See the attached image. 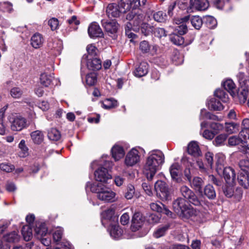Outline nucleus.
<instances>
[{"mask_svg": "<svg viewBox=\"0 0 249 249\" xmlns=\"http://www.w3.org/2000/svg\"><path fill=\"white\" fill-rule=\"evenodd\" d=\"M164 155L160 151H152L148 157L144 168L148 180L152 179L164 162Z\"/></svg>", "mask_w": 249, "mask_h": 249, "instance_id": "nucleus-1", "label": "nucleus"}, {"mask_svg": "<svg viewBox=\"0 0 249 249\" xmlns=\"http://www.w3.org/2000/svg\"><path fill=\"white\" fill-rule=\"evenodd\" d=\"M89 188L90 190L97 194V197L105 202H113L115 200V193L110 188L101 183H87L86 188Z\"/></svg>", "mask_w": 249, "mask_h": 249, "instance_id": "nucleus-2", "label": "nucleus"}, {"mask_svg": "<svg viewBox=\"0 0 249 249\" xmlns=\"http://www.w3.org/2000/svg\"><path fill=\"white\" fill-rule=\"evenodd\" d=\"M173 208L175 212L182 218L188 219L196 214L195 210L184 198L180 197L173 201Z\"/></svg>", "mask_w": 249, "mask_h": 249, "instance_id": "nucleus-3", "label": "nucleus"}, {"mask_svg": "<svg viewBox=\"0 0 249 249\" xmlns=\"http://www.w3.org/2000/svg\"><path fill=\"white\" fill-rule=\"evenodd\" d=\"M223 160H218L216 162V170L218 172H223V176L229 185L233 186L236 180V173L235 170L230 166L223 167Z\"/></svg>", "mask_w": 249, "mask_h": 249, "instance_id": "nucleus-4", "label": "nucleus"}, {"mask_svg": "<svg viewBox=\"0 0 249 249\" xmlns=\"http://www.w3.org/2000/svg\"><path fill=\"white\" fill-rule=\"evenodd\" d=\"M145 16L141 9H132L126 16V19L130 22L127 24H131L133 26V30L138 31L144 24Z\"/></svg>", "mask_w": 249, "mask_h": 249, "instance_id": "nucleus-5", "label": "nucleus"}, {"mask_svg": "<svg viewBox=\"0 0 249 249\" xmlns=\"http://www.w3.org/2000/svg\"><path fill=\"white\" fill-rule=\"evenodd\" d=\"M9 120L11 123V129L13 131H19L27 126L26 119L20 115L12 114L9 116Z\"/></svg>", "mask_w": 249, "mask_h": 249, "instance_id": "nucleus-6", "label": "nucleus"}, {"mask_svg": "<svg viewBox=\"0 0 249 249\" xmlns=\"http://www.w3.org/2000/svg\"><path fill=\"white\" fill-rule=\"evenodd\" d=\"M128 9H125L123 6V0H121L119 5L116 3L109 4L106 8V14L109 18H117L121 13H126Z\"/></svg>", "mask_w": 249, "mask_h": 249, "instance_id": "nucleus-7", "label": "nucleus"}, {"mask_svg": "<svg viewBox=\"0 0 249 249\" xmlns=\"http://www.w3.org/2000/svg\"><path fill=\"white\" fill-rule=\"evenodd\" d=\"M180 192L184 199L195 206H199L201 204L200 200L195 193L186 185L181 186Z\"/></svg>", "mask_w": 249, "mask_h": 249, "instance_id": "nucleus-8", "label": "nucleus"}, {"mask_svg": "<svg viewBox=\"0 0 249 249\" xmlns=\"http://www.w3.org/2000/svg\"><path fill=\"white\" fill-rule=\"evenodd\" d=\"M145 221V218L142 213L137 212L133 214L131 225V230L132 231H136L139 230L143 226Z\"/></svg>", "mask_w": 249, "mask_h": 249, "instance_id": "nucleus-9", "label": "nucleus"}, {"mask_svg": "<svg viewBox=\"0 0 249 249\" xmlns=\"http://www.w3.org/2000/svg\"><path fill=\"white\" fill-rule=\"evenodd\" d=\"M155 190L162 199H167L169 196V192L166 183L161 180H158L155 184Z\"/></svg>", "mask_w": 249, "mask_h": 249, "instance_id": "nucleus-10", "label": "nucleus"}, {"mask_svg": "<svg viewBox=\"0 0 249 249\" xmlns=\"http://www.w3.org/2000/svg\"><path fill=\"white\" fill-rule=\"evenodd\" d=\"M139 151L136 149H131L126 155L125 164L127 166H132L140 161Z\"/></svg>", "mask_w": 249, "mask_h": 249, "instance_id": "nucleus-11", "label": "nucleus"}, {"mask_svg": "<svg viewBox=\"0 0 249 249\" xmlns=\"http://www.w3.org/2000/svg\"><path fill=\"white\" fill-rule=\"evenodd\" d=\"M182 22L191 23L192 26L196 30H199L203 24L201 17L198 16H187L181 18Z\"/></svg>", "mask_w": 249, "mask_h": 249, "instance_id": "nucleus-12", "label": "nucleus"}, {"mask_svg": "<svg viewBox=\"0 0 249 249\" xmlns=\"http://www.w3.org/2000/svg\"><path fill=\"white\" fill-rule=\"evenodd\" d=\"M170 173L172 179L177 183L183 182L181 177L180 166L178 163H173L170 168Z\"/></svg>", "mask_w": 249, "mask_h": 249, "instance_id": "nucleus-13", "label": "nucleus"}, {"mask_svg": "<svg viewBox=\"0 0 249 249\" xmlns=\"http://www.w3.org/2000/svg\"><path fill=\"white\" fill-rule=\"evenodd\" d=\"M94 176L96 180L103 182H107L111 178V176L108 173V170L102 167H99L95 171Z\"/></svg>", "mask_w": 249, "mask_h": 249, "instance_id": "nucleus-14", "label": "nucleus"}, {"mask_svg": "<svg viewBox=\"0 0 249 249\" xmlns=\"http://www.w3.org/2000/svg\"><path fill=\"white\" fill-rule=\"evenodd\" d=\"M147 2V0H123V6L125 9L129 11L132 9H139V7L144 6Z\"/></svg>", "mask_w": 249, "mask_h": 249, "instance_id": "nucleus-15", "label": "nucleus"}, {"mask_svg": "<svg viewBox=\"0 0 249 249\" xmlns=\"http://www.w3.org/2000/svg\"><path fill=\"white\" fill-rule=\"evenodd\" d=\"M101 22L103 27L108 33L113 34L117 32L118 28V24L116 21H107L106 19H103Z\"/></svg>", "mask_w": 249, "mask_h": 249, "instance_id": "nucleus-16", "label": "nucleus"}, {"mask_svg": "<svg viewBox=\"0 0 249 249\" xmlns=\"http://www.w3.org/2000/svg\"><path fill=\"white\" fill-rule=\"evenodd\" d=\"M88 33L91 37H100L103 36L102 29L96 22H93L89 25Z\"/></svg>", "mask_w": 249, "mask_h": 249, "instance_id": "nucleus-17", "label": "nucleus"}, {"mask_svg": "<svg viewBox=\"0 0 249 249\" xmlns=\"http://www.w3.org/2000/svg\"><path fill=\"white\" fill-rule=\"evenodd\" d=\"M190 7L197 10H205L207 9L209 5L207 0H190Z\"/></svg>", "mask_w": 249, "mask_h": 249, "instance_id": "nucleus-18", "label": "nucleus"}, {"mask_svg": "<svg viewBox=\"0 0 249 249\" xmlns=\"http://www.w3.org/2000/svg\"><path fill=\"white\" fill-rule=\"evenodd\" d=\"M87 67L92 71H98L102 67L101 61L97 58H88Z\"/></svg>", "mask_w": 249, "mask_h": 249, "instance_id": "nucleus-19", "label": "nucleus"}, {"mask_svg": "<svg viewBox=\"0 0 249 249\" xmlns=\"http://www.w3.org/2000/svg\"><path fill=\"white\" fill-rule=\"evenodd\" d=\"M187 151L189 154L195 157H198L201 154L199 147L196 142H192L188 144Z\"/></svg>", "mask_w": 249, "mask_h": 249, "instance_id": "nucleus-20", "label": "nucleus"}, {"mask_svg": "<svg viewBox=\"0 0 249 249\" xmlns=\"http://www.w3.org/2000/svg\"><path fill=\"white\" fill-rule=\"evenodd\" d=\"M148 65L145 62H141L134 71L136 76L141 77L145 75L148 72Z\"/></svg>", "mask_w": 249, "mask_h": 249, "instance_id": "nucleus-21", "label": "nucleus"}, {"mask_svg": "<svg viewBox=\"0 0 249 249\" xmlns=\"http://www.w3.org/2000/svg\"><path fill=\"white\" fill-rule=\"evenodd\" d=\"M237 179L240 185L244 188L247 189L249 187V173L248 171L241 172Z\"/></svg>", "mask_w": 249, "mask_h": 249, "instance_id": "nucleus-22", "label": "nucleus"}, {"mask_svg": "<svg viewBox=\"0 0 249 249\" xmlns=\"http://www.w3.org/2000/svg\"><path fill=\"white\" fill-rule=\"evenodd\" d=\"M244 152L246 155L247 159L240 160L239 166L242 172L248 171L249 170V148L245 147Z\"/></svg>", "mask_w": 249, "mask_h": 249, "instance_id": "nucleus-23", "label": "nucleus"}, {"mask_svg": "<svg viewBox=\"0 0 249 249\" xmlns=\"http://www.w3.org/2000/svg\"><path fill=\"white\" fill-rule=\"evenodd\" d=\"M31 41L32 46L36 49H37L42 45L44 42V38L41 34L36 33L32 36Z\"/></svg>", "mask_w": 249, "mask_h": 249, "instance_id": "nucleus-24", "label": "nucleus"}, {"mask_svg": "<svg viewBox=\"0 0 249 249\" xmlns=\"http://www.w3.org/2000/svg\"><path fill=\"white\" fill-rule=\"evenodd\" d=\"M35 235L38 239H42V237L46 236L47 234V228L44 223H41L36 225L35 229Z\"/></svg>", "mask_w": 249, "mask_h": 249, "instance_id": "nucleus-25", "label": "nucleus"}, {"mask_svg": "<svg viewBox=\"0 0 249 249\" xmlns=\"http://www.w3.org/2000/svg\"><path fill=\"white\" fill-rule=\"evenodd\" d=\"M204 185V181L203 179L199 177H195L192 181L191 182L192 187L196 191H198L201 195H202V187Z\"/></svg>", "mask_w": 249, "mask_h": 249, "instance_id": "nucleus-26", "label": "nucleus"}, {"mask_svg": "<svg viewBox=\"0 0 249 249\" xmlns=\"http://www.w3.org/2000/svg\"><path fill=\"white\" fill-rule=\"evenodd\" d=\"M112 157L115 160H118L124 155L123 148L119 145H114L111 149Z\"/></svg>", "mask_w": 249, "mask_h": 249, "instance_id": "nucleus-27", "label": "nucleus"}, {"mask_svg": "<svg viewBox=\"0 0 249 249\" xmlns=\"http://www.w3.org/2000/svg\"><path fill=\"white\" fill-rule=\"evenodd\" d=\"M30 135L33 142L36 144H41L44 140V135L40 130L34 131Z\"/></svg>", "mask_w": 249, "mask_h": 249, "instance_id": "nucleus-28", "label": "nucleus"}, {"mask_svg": "<svg viewBox=\"0 0 249 249\" xmlns=\"http://www.w3.org/2000/svg\"><path fill=\"white\" fill-rule=\"evenodd\" d=\"M109 233L111 237L117 239L122 235L123 231L119 225H114L110 226Z\"/></svg>", "mask_w": 249, "mask_h": 249, "instance_id": "nucleus-29", "label": "nucleus"}, {"mask_svg": "<svg viewBox=\"0 0 249 249\" xmlns=\"http://www.w3.org/2000/svg\"><path fill=\"white\" fill-rule=\"evenodd\" d=\"M248 95L249 90L246 87H241L239 89L237 96L241 104H243L246 101Z\"/></svg>", "mask_w": 249, "mask_h": 249, "instance_id": "nucleus-30", "label": "nucleus"}, {"mask_svg": "<svg viewBox=\"0 0 249 249\" xmlns=\"http://www.w3.org/2000/svg\"><path fill=\"white\" fill-rule=\"evenodd\" d=\"M204 195L209 199H214L216 197V192L213 187L210 185H207L203 190Z\"/></svg>", "mask_w": 249, "mask_h": 249, "instance_id": "nucleus-31", "label": "nucleus"}, {"mask_svg": "<svg viewBox=\"0 0 249 249\" xmlns=\"http://www.w3.org/2000/svg\"><path fill=\"white\" fill-rule=\"evenodd\" d=\"M223 86L224 89L231 94V96H233L235 95V86L232 80L231 79L226 80L223 83Z\"/></svg>", "mask_w": 249, "mask_h": 249, "instance_id": "nucleus-32", "label": "nucleus"}, {"mask_svg": "<svg viewBox=\"0 0 249 249\" xmlns=\"http://www.w3.org/2000/svg\"><path fill=\"white\" fill-rule=\"evenodd\" d=\"M21 233L24 239L26 241H29L32 237V229L30 225H25L23 226L21 230Z\"/></svg>", "mask_w": 249, "mask_h": 249, "instance_id": "nucleus-33", "label": "nucleus"}, {"mask_svg": "<svg viewBox=\"0 0 249 249\" xmlns=\"http://www.w3.org/2000/svg\"><path fill=\"white\" fill-rule=\"evenodd\" d=\"M170 39L171 41L176 45H181L184 43V39L181 35L174 33L170 35Z\"/></svg>", "mask_w": 249, "mask_h": 249, "instance_id": "nucleus-34", "label": "nucleus"}, {"mask_svg": "<svg viewBox=\"0 0 249 249\" xmlns=\"http://www.w3.org/2000/svg\"><path fill=\"white\" fill-rule=\"evenodd\" d=\"M19 238V235L15 231L10 232L4 236V240L10 243L17 242L18 241Z\"/></svg>", "mask_w": 249, "mask_h": 249, "instance_id": "nucleus-35", "label": "nucleus"}, {"mask_svg": "<svg viewBox=\"0 0 249 249\" xmlns=\"http://www.w3.org/2000/svg\"><path fill=\"white\" fill-rule=\"evenodd\" d=\"M48 137L52 141H57L60 139L61 134L57 129L51 128L48 131Z\"/></svg>", "mask_w": 249, "mask_h": 249, "instance_id": "nucleus-36", "label": "nucleus"}, {"mask_svg": "<svg viewBox=\"0 0 249 249\" xmlns=\"http://www.w3.org/2000/svg\"><path fill=\"white\" fill-rule=\"evenodd\" d=\"M40 81L41 85L47 87L52 83V77L46 73H43L40 75Z\"/></svg>", "mask_w": 249, "mask_h": 249, "instance_id": "nucleus-37", "label": "nucleus"}, {"mask_svg": "<svg viewBox=\"0 0 249 249\" xmlns=\"http://www.w3.org/2000/svg\"><path fill=\"white\" fill-rule=\"evenodd\" d=\"M18 147L20 149L19 152V156L22 158L26 157L28 155V148L25 144V141L22 140L18 144Z\"/></svg>", "mask_w": 249, "mask_h": 249, "instance_id": "nucleus-38", "label": "nucleus"}, {"mask_svg": "<svg viewBox=\"0 0 249 249\" xmlns=\"http://www.w3.org/2000/svg\"><path fill=\"white\" fill-rule=\"evenodd\" d=\"M225 131L229 134L236 133L238 131L239 125L234 123H226Z\"/></svg>", "mask_w": 249, "mask_h": 249, "instance_id": "nucleus-39", "label": "nucleus"}, {"mask_svg": "<svg viewBox=\"0 0 249 249\" xmlns=\"http://www.w3.org/2000/svg\"><path fill=\"white\" fill-rule=\"evenodd\" d=\"M214 95L224 103H227L229 101L228 94L223 89H216L214 92Z\"/></svg>", "mask_w": 249, "mask_h": 249, "instance_id": "nucleus-40", "label": "nucleus"}, {"mask_svg": "<svg viewBox=\"0 0 249 249\" xmlns=\"http://www.w3.org/2000/svg\"><path fill=\"white\" fill-rule=\"evenodd\" d=\"M210 107L214 110H221L224 108L223 106L218 100L212 98L209 103Z\"/></svg>", "mask_w": 249, "mask_h": 249, "instance_id": "nucleus-41", "label": "nucleus"}, {"mask_svg": "<svg viewBox=\"0 0 249 249\" xmlns=\"http://www.w3.org/2000/svg\"><path fill=\"white\" fill-rule=\"evenodd\" d=\"M244 140L237 136H233L230 137L228 139V143L230 146H235L240 143H243Z\"/></svg>", "mask_w": 249, "mask_h": 249, "instance_id": "nucleus-42", "label": "nucleus"}, {"mask_svg": "<svg viewBox=\"0 0 249 249\" xmlns=\"http://www.w3.org/2000/svg\"><path fill=\"white\" fill-rule=\"evenodd\" d=\"M135 193V189L134 186L132 184H128L127 186L125 192L124 194V197L127 199H131L133 198Z\"/></svg>", "mask_w": 249, "mask_h": 249, "instance_id": "nucleus-43", "label": "nucleus"}, {"mask_svg": "<svg viewBox=\"0 0 249 249\" xmlns=\"http://www.w3.org/2000/svg\"><path fill=\"white\" fill-rule=\"evenodd\" d=\"M153 18L158 22H163L166 20L167 16L163 12L160 11L153 14Z\"/></svg>", "mask_w": 249, "mask_h": 249, "instance_id": "nucleus-44", "label": "nucleus"}, {"mask_svg": "<svg viewBox=\"0 0 249 249\" xmlns=\"http://www.w3.org/2000/svg\"><path fill=\"white\" fill-rule=\"evenodd\" d=\"M227 137V135L225 134H221L218 135L216 137L213 142L214 145L217 146L223 145Z\"/></svg>", "mask_w": 249, "mask_h": 249, "instance_id": "nucleus-45", "label": "nucleus"}, {"mask_svg": "<svg viewBox=\"0 0 249 249\" xmlns=\"http://www.w3.org/2000/svg\"><path fill=\"white\" fill-rule=\"evenodd\" d=\"M97 82V75L94 72H91L87 75L86 83L89 86L94 85Z\"/></svg>", "mask_w": 249, "mask_h": 249, "instance_id": "nucleus-46", "label": "nucleus"}, {"mask_svg": "<svg viewBox=\"0 0 249 249\" xmlns=\"http://www.w3.org/2000/svg\"><path fill=\"white\" fill-rule=\"evenodd\" d=\"M169 228L168 225H165L158 229L154 233V236L156 238H160L163 236Z\"/></svg>", "mask_w": 249, "mask_h": 249, "instance_id": "nucleus-47", "label": "nucleus"}, {"mask_svg": "<svg viewBox=\"0 0 249 249\" xmlns=\"http://www.w3.org/2000/svg\"><path fill=\"white\" fill-rule=\"evenodd\" d=\"M117 101L113 99H107L103 103L104 107L106 109H110L117 107Z\"/></svg>", "mask_w": 249, "mask_h": 249, "instance_id": "nucleus-48", "label": "nucleus"}, {"mask_svg": "<svg viewBox=\"0 0 249 249\" xmlns=\"http://www.w3.org/2000/svg\"><path fill=\"white\" fill-rule=\"evenodd\" d=\"M23 94V91L19 88L15 87L10 90V94L13 98H19Z\"/></svg>", "mask_w": 249, "mask_h": 249, "instance_id": "nucleus-49", "label": "nucleus"}, {"mask_svg": "<svg viewBox=\"0 0 249 249\" xmlns=\"http://www.w3.org/2000/svg\"><path fill=\"white\" fill-rule=\"evenodd\" d=\"M206 166L212 168L213 162V154L210 152H207L205 155Z\"/></svg>", "mask_w": 249, "mask_h": 249, "instance_id": "nucleus-50", "label": "nucleus"}, {"mask_svg": "<svg viewBox=\"0 0 249 249\" xmlns=\"http://www.w3.org/2000/svg\"><path fill=\"white\" fill-rule=\"evenodd\" d=\"M1 8L4 12L10 13L13 11V4L8 1H4L1 3Z\"/></svg>", "mask_w": 249, "mask_h": 249, "instance_id": "nucleus-51", "label": "nucleus"}, {"mask_svg": "<svg viewBox=\"0 0 249 249\" xmlns=\"http://www.w3.org/2000/svg\"><path fill=\"white\" fill-rule=\"evenodd\" d=\"M210 127L213 130V132L215 134L218 133L223 130L224 126L222 124L219 123H212L210 124Z\"/></svg>", "mask_w": 249, "mask_h": 249, "instance_id": "nucleus-52", "label": "nucleus"}, {"mask_svg": "<svg viewBox=\"0 0 249 249\" xmlns=\"http://www.w3.org/2000/svg\"><path fill=\"white\" fill-rule=\"evenodd\" d=\"M115 214L114 210L112 209H109L105 211L102 213V217L105 219L111 220Z\"/></svg>", "mask_w": 249, "mask_h": 249, "instance_id": "nucleus-53", "label": "nucleus"}, {"mask_svg": "<svg viewBox=\"0 0 249 249\" xmlns=\"http://www.w3.org/2000/svg\"><path fill=\"white\" fill-rule=\"evenodd\" d=\"M164 207L161 203H152L150 204L151 209L158 213H161L163 211L162 208Z\"/></svg>", "mask_w": 249, "mask_h": 249, "instance_id": "nucleus-54", "label": "nucleus"}, {"mask_svg": "<svg viewBox=\"0 0 249 249\" xmlns=\"http://www.w3.org/2000/svg\"><path fill=\"white\" fill-rule=\"evenodd\" d=\"M87 51L88 53V58H90L96 55L97 49L93 45L89 44L87 47Z\"/></svg>", "mask_w": 249, "mask_h": 249, "instance_id": "nucleus-55", "label": "nucleus"}, {"mask_svg": "<svg viewBox=\"0 0 249 249\" xmlns=\"http://www.w3.org/2000/svg\"><path fill=\"white\" fill-rule=\"evenodd\" d=\"M181 22L182 23L181 21ZM175 31L179 35L185 34L187 31V26L186 25V23L182 22L181 25L177 26Z\"/></svg>", "mask_w": 249, "mask_h": 249, "instance_id": "nucleus-56", "label": "nucleus"}, {"mask_svg": "<svg viewBox=\"0 0 249 249\" xmlns=\"http://www.w3.org/2000/svg\"><path fill=\"white\" fill-rule=\"evenodd\" d=\"M215 116L211 113L207 112L205 109H201L199 119L200 120L208 119H214Z\"/></svg>", "mask_w": 249, "mask_h": 249, "instance_id": "nucleus-57", "label": "nucleus"}, {"mask_svg": "<svg viewBox=\"0 0 249 249\" xmlns=\"http://www.w3.org/2000/svg\"><path fill=\"white\" fill-rule=\"evenodd\" d=\"M48 24L50 26L52 30H56L59 25L58 20L54 18H52L48 21Z\"/></svg>", "mask_w": 249, "mask_h": 249, "instance_id": "nucleus-58", "label": "nucleus"}, {"mask_svg": "<svg viewBox=\"0 0 249 249\" xmlns=\"http://www.w3.org/2000/svg\"><path fill=\"white\" fill-rule=\"evenodd\" d=\"M154 34L156 36L160 38L166 36V32L162 28H156L154 29Z\"/></svg>", "mask_w": 249, "mask_h": 249, "instance_id": "nucleus-59", "label": "nucleus"}, {"mask_svg": "<svg viewBox=\"0 0 249 249\" xmlns=\"http://www.w3.org/2000/svg\"><path fill=\"white\" fill-rule=\"evenodd\" d=\"M224 193L228 197L230 198L233 196L234 194L233 186L229 185L225 187L224 189Z\"/></svg>", "mask_w": 249, "mask_h": 249, "instance_id": "nucleus-60", "label": "nucleus"}, {"mask_svg": "<svg viewBox=\"0 0 249 249\" xmlns=\"http://www.w3.org/2000/svg\"><path fill=\"white\" fill-rule=\"evenodd\" d=\"M63 230L61 229H58L56 230L53 233V239L56 241H59L62 238L63 235Z\"/></svg>", "mask_w": 249, "mask_h": 249, "instance_id": "nucleus-61", "label": "nucleus"}, {"mask_svg": "<svg viewBox=\"0 0 249 249\" xmlns=\"http://www.w3.org/2000/svg\"><path fill=\"white\" fill-rule=\"evenodd\" d=\"M131 30H133V26L131 24H127L125 27V34L129 38H134L136 35L131 32Z\"/></svg>", "mask_w": 249, "mask_h": 249, "instance_id": "nucleus-62", "label": "nucleus"}, {"mask_svg": "<svg viewBox=\"0 0 249 249\" xmlns=\"http://www.w3.org/2000/svg\"><path fill=\"white\" fill-rule=\"evenodd\" d=\"M0 168L6 172H11L14 170V166L11 164L3 163L0 164Z\"/></svg>", "mask_w": 249, "mask_h": 249, "instance_id": "nucleus-63", "label": "nucleus"}, {"mask_svg": "<svg viewBox=\"0 0 249 249\" xmlns=\"http://www.w3.org/2000/svg\"><path fill=\"white\" fill-rule=\"evenodd\" d=\"M140 48L143 53H147L150 50L148 42L146 41H142L140 43Z\"/></svg>", "mask_w": 249, "mask_h": 249, "instance_id": "nucleus-64", "label": "nucleus"}]
</instances>
